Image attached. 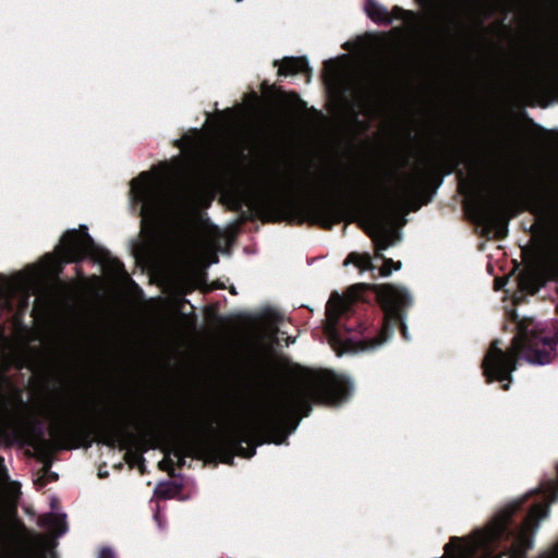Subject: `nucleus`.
Instances as JSON below:
<instances>
[{
	"mask_svg": "<svg viewBox=\"0 0 558 558\" xmlns=\"http://www.w3.org/2000/svg\"><path fill=\"white\" fill-rule=\"evenodd\" d=\"M557 339H551L538 331V324L533 319L520 324L511 347L502 351L498 342L492 343L484 361V374L488 381H511V373L517 369L520 360L532 365L549 364L556 352Z\"/></svg>",
	"mask_w": 558,
	"mask_h": 558,
	"instance_id": "nucleus-4",
	"label": "nucleus"
},
{
	"mask_svg": "<svg viewBox=\"0 0 558 558\" xmlns=\"http://www.w3.org/2000/svg\"><path fill=\"white\" fill-rule=\"evenodd\" d=\"M221 117L225 121L230 122V126L236 121V113L232 109L221 112Z\"/></svg>",
	"mask_w": 558,
	"mask_h": 558,
	"instance_id": "nucleus-28",
	"label": "nucleus"
},
{
	"mask_svg": "<svg viewBox=\"0 0 558 558\" xmlns=\"http://www.w3.org/2000/svg\"><path fill=\"white\" fill-rule=\"evenodd\" d=\"M66 515L61 512H50L39 519V525L45 527L51 536L60 537L66 533Z\"/></svg>",
	"mask_w": 558,
	"mask_h": 558,
	"instance_id": "nucleus-17",
	"label": "nucleus"
},
{
	"mask_svg": "<svg viewBox=\"0 0 558 558\" xmlns=\"http://www.w3.org/2000/svg\"><path fill=\"white\" fill-rule=\"evenodd\" d=\"M259 189L266 197L275 199L326 193H353L352 189L344 187L336 178L329 180L324 173H316V177L310 180L305 172L296 175L295 167L291 166L282 170L276 179H263Z\"/></svg>",
	"mask_w": 558,
	"mask_h": 558,
	"instance_id": "nucleus-5",
	"label": "nucleus"
},
{
	"mask_svg": "<svg viewBox=\"0 0 558 558\" xmlns=\"http://www.w3.org/2000/svg\"><path fill=\"white\" fill-rule=\"evenodd\" d=\"M218 177L210 166L192 169L180 160L142 172L131 182V198L142 204V231L153 235L163 223L193 214L213 194Z\"/></svg>",
	"mask_w": 558,
	"mask_h": 558,
	"instance_id": "nucleus-2",
	"label": "nucleus"
},
{
	"mask_svg": "<svg viewBox=\"0 0 558 558\" xmlns=\"http://www.w3.org/2000/svg\"><path fill=\"white\" fill-rule=\"evenodd\" d=\"M401 262H393L392 259L385 258L384 264L379 269V275L381 277H387L392 274L395 270L401 269Z\"/></svg>",
	"mask_w": 558,
	"mask_h": 558,
	"instance_id": "nucleus-27",
	"label": "nucleus"
},
{
	"mask_svg": "<svg viewBox=\"0 0 558 558\" xmlns=\"http://www.w3.org/2000/svg\"><path fill=\"white\" fill-rule=\"evenodd\" d=\"M77 420L76 412L71 404H63L61 411L53 417L51 435L70 428Z\"/></svg>",
	"mask_w": 558,
	"mask_h": 558,
	"instance_id": "nucleus-18",
	"label": "nucleus"
},
{
	"mask_svg": "<svg viewBox=\"0 0 558 558\" xmlns=\"http://www.w3.org/2000/svg\"><path fill=\"white\" fill-rule=\"evenodd\" d=\"M543 219L547 227L543 268L551 279L558 281V192L545 205Z\"/></svg>",
	"mask_w": 558,
	"mask_h": 558,
	"instance_id": "nucleus-10",
	"label": "nucleus"
},
{
	"mask_svg": "<svg viewBox=\"0 0 558 558\" xmlns=\"http://www.w3.org/2000/svg\"><path fill=\"white\" fill-rule=\"evenodd\" d=\"M365 12L367 16L375 23L389 24L396 19L403 20L409 26L416 22V15L400 7H395L392 12H389L383 4L375 0H366Z\"/></svg>",
	"mask_w": 558,
	"mask_h": 558,
	"instance_id": "nucleus-12",
	"label": "nucleus"
},
{
	"mask_svg": "<svg viewBox=\"0 0 558 558\" xmlns=\"http://www.w3.org/2000/svg\"><path fill=\"white\" fill-rule=\"evenodd\" d=\"M177 492L178 488L174 483H172L171 481H165L156 485L154 489V495L159 498L168 499L173 497L177 494Z\"/></svg>",
	"mask_w": 558,
	"mask_h": 558,
	"instance_id": "nucleus-25",
	"label": "nucleus"
},
{
	"mask_svg": "<svg viewBox=\"0 0 558 558\" xmlns=\"http://www.w3.org/2000/svg\"><path fill=\"white\" fill-rule=\"evenodd\" d=\"M504 388H505L506 390H507V389H509V384H506V385L504 386Z\"/></svg>",
	"mask_w": 558,
	"mask_h": 558,
	"instance_id": "nucleus-34",
	"label": "nucleus"
},
{
	"mask_svg": "<svg viewBox=\"0 0 558 558\" xmlns=\"http://www.w3.org/2000/svg\"><path fill=\"white\" fill-rule=\"evenodd\" d=\"M132 426L143 437L153 436L155 434L154 427L144 420H141V418L133 420Z\"/></svg>",
	"mask_w": 558,
	"mask_h": 558,
	"instance_id": "nucleus-26",
	"label": "nucleus"
},
{
	"mask_svg": "<svg viewBox=\"0 0 558 558\" xmlns=\"http://www.w3.org/2000/svg\"><path fill=\"white\" fill-rule=\"evenodd\" d=\"M351 304L352 296L332 293L326 305L325 331L330 343L335 347L341 348L343 351L351 349L349 343L351 339L347 335L342 333L337 324L338 319L349 312Z\"/></svg>",
	"mask_w": 558,
	"mask_h": 558,
	"instance_id": "nucleus-11",
	"label": "nucleus"
},
{
	"mask_svg": "<svg viewBox=\"0 0 558 558\" xmlns=\"http://www.w3.org/2000/svg\"><path fill=\"white\" fill-rule=\"evenodd\" d=\"M325 80L329 85L337 86L338 84H340L343 75V70L338 63L333 61H328L325 63Z\"/></svg>",
	"mask_w": 558,
	"mask_h": 558,
	"instance_id": "nucleus-21",
	"label": "nucleus"
},
{
	"mask_svg": "<svg viewBox=\"0 0 558 558\" xmlns=\"http://www.w3.org/2000/svg\"><path fill=\"white\" fill-rule=\"evenodd\" d=\"M548 514V506L536 505L531 509L519 533V541L522 545L531 546V542L529 539L530 533H535L539 526L541 521L547 518Z\"/></svg>",
	"mask_w": 558,
	"mask_h": 558,
	"instance_id": "nucleus-15",
	"label": "nucleus"
},
{
	"mask_svg": "<svg viewBox=\"0 0 558 558\" xmlns=\"http://www.w3.org/2000/svg\"><path fill=\"white\" fill-rule=\"evenodd\" d=\"M377 295L385 311V324L379 338L374 339L372 343L363 347L362 350L376 349L391 339L395 325L399 320L403 337L410 339L405 318L402 314L403 310L412 304L409 291L401 287L385 284L378 288Z\"/></svg>",
	"mask_w": 558,
	"mask_h": 558,
	"instance_id": "nucleus-7",
	"label": "nucleus"
},
{
	"mask_svg": "<svg viewBox=\"0 0 558 558\" xmlns=\"http://www.w3.org/2000/svg\"><path fill=\"white\" fill-rule=\"evenodd\" d=\"M39 275V269L32 266L12 277L0 276V305L11 308V299L19 296L17 313H23L28 306L32 290Z\"/></svg>",
	"mask_w": 558,
	"mask_h": 558,
	"instance_id": "nucleus-8",
	"label": "nucleus"
},
{
	"mask_svg": "<svg viewBox=\"0 0 558 558\" xmlns=\"http://www.w3.org/2000/svg\"><path fill=\"white\" fill-rule=\"evenodd\" d=\"M352 391L353 385L348 377L329 371H304L276 399L242 417L230 418L222 428L229 433L231 441L250 444L260 437L280 445L298 427L300 417L308 415L312 401L341 403Z\"/></svg>",
	"mask_w": 558,
	"mask_h": 558,
	"instance_id": "nucleus-1",
	"label": "nucleus"
},
{
	"mask_svg": "<svg viewBox=\"0 0 558 558\" xmlns=\"http://www.w3.org/2000/svg\"><path fill=\"white\" fill-rule=\"evenodd\" d=\"M508 282V278L505 277V278H498L495 280V287L497 290H500L502 289Z\"/></svg>",
	"mask_w": 558,
	"mask_h": 558,
	"instance_id": "nucleus-30",
	"label": "nucleus"
},
{
	"mask_svg": "<svg viewBox=\"0 0 558 558\" xmlns=\"http://www.w3.org/2000/svg\"><path fill=\"white\" fill-rule=\"evenodd\" d=\"M241 451L243 452V456L245 458H251L255 454V448H253V449H242L241 448Z\"/></svg>",
	"mask_w": 558,
	"mask_h": 558,
	"instance_id": "nucleus-32",
	"label": "nucleus"
},
{
	"mask_svg": "<svg viewBox=\"0 0 558 558\" xmlns=\"http://www.w3.org/2000/svg\"><path fill=\"white\" fill-rule=\"evenodd\" d=\"M242 0H236V2H241Z\"/></svg>",
	"mask_w": 558,
	"mask_h": 558,
	"instance_id": "nucleus-35",
	"label": "nucleus"
},
{
	"mask_svg": "<svg viewBox=\"0 0 558 558\" xmlns=\"http://www.w3.org/2000/svg\"><path fill=\"white\" fill-rule=\"evenodd\" d=\"M1 353L3 356H8L10 362H16L21 359L23 353V348L20 343L13 342L11 340H5V343L2 347Z\"/></svg>",
	"mask_w": 558,
	"mask_h": 558,
	"instance_id": "nucleus-24",
	"label": "nucleus"
},
{
	"mask_svg": "<svg viewBox=\"0 0 558 558\" xmlns=\"http://www.w3.org/2000/svg\"><path fill=\"white\" fill-rule=\"evenodd\" d=\"M539 278L533 271H526L520 275V288L524 291L535 292L539 287Z\"/></svg>",
	"mask_w": 558,
	"mask_h": 558,
	"instance_id": "nucleus-23",
	"label": "nucleus"
},
{
	"mask_svg": "<svg viewBox=\"0 0 558 558\" xmlns=\"http://www.w3.org/2000/svg\"><path fill=\"white\" fill-rule=\"evenodd\" d=\"M519 504L514 502L501 509L485 530L476 531L469 538L452 537L445 546L442 558H475L477 550L486 551L493 542L504 535L507 524Z\"/></svg>",
	"mask_w": 558,
	"mask_h": 558,
	"instance_id": "nucleus-6",
	"label": "nucleus"
},
{
	"mask_svg": "<svg viewBox=\"0 0 558 558\" xmlns=\"http://www.w3.org/2000/svg\"><path fill=\"white\" fill-rule=\"evenodd\" d=\"M53 311V301L47 293H40L35 300L33 307V315L36 319L46 318L51 315Z\"/></svg>",
	"mask_w": 558,
	"mask_h": 558,
	"instance_id": "nucleus-20",
	"label": "nucleus"
},
{
	"mask_svg": "<svg viewBox=\"0 0 558 558\" xmlns=\"http://www.w3.org/2000/svg\"><path fill=\"white\" fill-rule=\"evenodd\" d=\"M192 248L194 251L193 254L198 255L199 250H201L199 245L198 244H194V246Z\"/></svg>",
	"mask_w": 558,
	"mask_h": 558,
	"instance_id": "nucleus-33",
	"label": "nucleus"
},
{
	"mask_svg": "<svg viewBox=\"0 0 558 558\" xmlns=\"http://www.w3.org/2000/svg\"><path fill=\"white\" fill-rule=\"evenodd\" d=\"M177 432L197 442H208L215 437L213 421L199 415H195L192 422L184 427L178 428Z\"/></svg>",
	"mask_w": 558,
	"mask_h": 558,
	"instance_id": "nucleus-14",
	"label": "nucleus"
},
{
	"mask_svg": "<svg viewBox=\"0 0 558 558\" xmlns=\"http://www.w3.org/2000/svg\"><path fill=\"white\" fill-rule=\"evenodd\" d=\"M96 254V247L92 236L86 232L72 229L68 231L56 248V255H47L46 268H52L56 264L75 262L78 258Z\"/></svg>",
	"mask_w": 558,
	"mask_h": 558,
	"instance_id": "nucleus-9",
	"label": "nucleus"
},
{
	"mask_svg": "<svg viewBox=\"0 0 558 558\" xmlns=\"http://www.w3.org/2000/svg\"><path fill=\"white\" fill-rule=\"evenodd\" d=\"M482 189V175L474 166H471L468 177L461 179L460 192L469 199H476L481 196Z\"/></svg>",
	"mask_w": 558,
	"mask_h": 558,
	"instance_id": "nucleus-16",
	"label": "nucleus"
},
{
	"mask_svg": "<svg viewBox=\"0 0 558 558\" xmlns=\"http://www.w3.org/2000/svg\"><path fill=\"white\" fill-rule=\"evenodd\" d=\"M97 558H117L111 547H104L99 550Z\"/></svg>",
	"mask_w": 558,
	"mask_h": 558,
	"instance_id": "nucleus-29",
	"label": "nucleus"
},
{
	"mask_svg": "<svg viewBox=\"0 0 558 558\" xmlns=\"http://www.w3.org/2000/svg\"><path fill=\"white\" fill-rule=\"evenodd\" d=\"M353 264L362 271L373 269L372 257L368 254L351 253L344 260V265Z\"/></svg>",
	"mask_w": 558,
	"mask_h": 558,
	"instance_id": "nucleus-22",
	"label": "nucleus"
},
{
	"mask_svg": "<svg viewBox=\"0 0 558 558\" xmlns=\"http://www.w3.org/2000/svg\"><path fill=\"white\" fill-rule=\"evenodd\" d=\"M154 519H155V521L157 522V524H158L159 529H163V527H165V526H163L162 519H161V513H160V511H159V510L155 513Z\"/></svg>",
	"mask_w": 558,
	"mask_h": 558,
	"instance_id": "nucleus-31",
	"label": "nucleus"
},
{
	"mask_svg": "<svg viewBox=\"0 0 558 558\" xmlns=\"http://www.w3.org/2000/svg\"><path fill=\"white\" fill-rule=\"evenodd\" d=\"M379 207L372 210L363 220L364 228L376 246V256L400 240L397 227L407 222L405 215L416 193L412 177L388 170L373 189Z\"/></svg>",
	"mask_w": 558,
	"mask_h": 558,
	"instance_id": "nucleus-3",
	"label": "nucleus"
},
{
	"mask_svg": "<svg viewBox=\"0 0 558 558\" xmlns=\"http://www.w3.org/2000/svg\"><path fill=\"white\" fill-rule=\"evenodd\" d=\"M484 223L495 231L499 238L505 236L508 231V217L500 201L489 199L483 209Z\"/></svg>",
	"mask_w": 558,
	"mask_h": 558,
	"instance_id": "nucleus-13",
	"label": "nucleus"
},
{
	"mask_svg": "<svg viewBox=\"0 0 558 558\" xmlns=\"http://www.w3.org/2000/svg\"><path fill=\"white\" fill-rule=\"evenodd\" d=\"M308 62L305 58L286 57L279 64L278 72L280 75H291L305 70Z\"/></svg>",
	"mask_w": 558,
	"mask_h": 558,
	"instance_id": "nucleus-19",
	"label": "nucleus"
}]
</instances>
